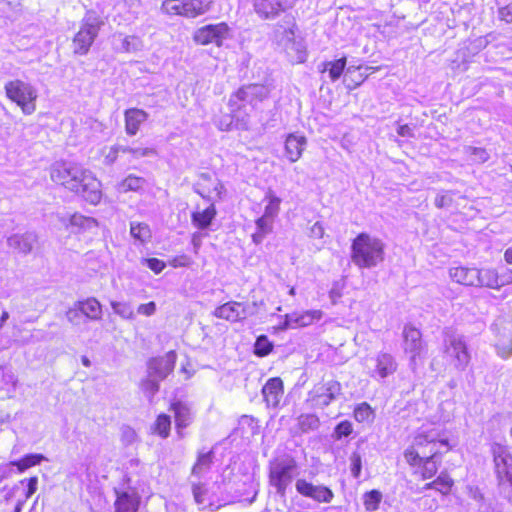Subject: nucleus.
I'll use <instances>...</instances> for the list:
<instances>
[{"mask_svg":"<svg viewBox=\"0 0 512 512\" xmlns=\"http://www.w3.org/2000/svg\"><path fill=\"white\" fill-rule=\"evenodd\" d=\"M438 445L451 450L448 438L433 437L428 432H418L404 449L402 456L412 475L420 481L434 478L439 471Z\"/></svg>","mask_w":512,"mask_h":512,"instance_id":"obj_1","label":"nucleus"},{"mask_svg":"<svg viewBox=\"0 0 512 512\" xmlns=\"http://www.w3.org/2000/svg\"><path fill=\"white\" fill-rule=\"evenodd\" d=\"M269 90L264 84L249 83L242 85L232 92L228 99L229 114H224L216 120L221 131H230L245 126L247 106L255 107L268 97Z\"/></svg>","mask_w":512,"mask_h":512,"instance_id":"obj_2","label":"nucleus"},{"mask_svg":"<svg viewBox=\"0 0 512 512\" xmlns=\"http://www.w3.org/2000/svg\"><path fill=\"white\" fill-rule=\"evenodd\" d=\"M350 257L359 269L374 268L385 259V244L368 232H360L351 241Z\"/></svg>","mask_w":512,"mask_h":512,"instance_id":"obj_3","label":"nucleus"},{"mask_svg":"<svg viewBox=\"0 0 512 512\" xmlns=\"http://www.w3.org/2000/svg\"><path fill=\"white\" fill-rule=\"evenodd\" d=\"M4 90L7 99L16 104L24 114L31 115L36 111L38 93L31 83L21 79L9 80L5 83Z\"/></svg>","mask_w":512,"mask_h":512,"instance_id":"obj_4","label":"nucleus"},{"mask_svg":"<svg viewBox=\"0 0 512 512\" xmlns=\"http://www.w3.org/2000/svg\"><path fill=\"white\" fill-rule=\"evenodd\" d=\"M213 5L214 0H164L161 10L169 16L193 19L208 13Z\"/></svg>","mask_w":512,"mask_h":512,"instance_id":"obj_5","label":"nucleus"},{"mask_svg":"<svg viewBox=\"0 0 512 512\" xmlns=\"http://www.w3.org/2000/svg\"><path fill=\"white\" fill-rule=\"evenodd\" d=\"M102 24L103 22L97 18L82 21L79 30L74 34L71 41L72 52L75 55L83 56L88 54Z\"/></svg>","mask_w":512,"mask_h":512,"instance_id":"obj_6","label":"nucleus"},{"mask_svg":"<svg viewBox=\"0 0 512 512\" xmlns=\"http://www.w3.org/2000/svg\"><path fill=\"white\" fill-rule=\"evenodd\" d=\"M229 38H231V28L226 22L203 25L197 28L192 35L195 44L215 45L218 48L222 47Z\"/></svg>","mask_w":512,"mask_h":512,"instance_id":"obj_7","label":"nucleus"},{"mask_svg":"<svg viewBox=\"0 0 512 512\" xmlns=\"http://www.w3.org/2000/svg\"><path fill=\"white\" fill-rule=\"evenodd\" d=\"M297 468L296 462L272 461L268 470V482L278 495L285 497L287 488L293 481V472Z\"/></svg>","mask_w":512,"mask_h":512,"instance_id":"obj_8","label":"nucleus"},{"mask_svg":"<svg viewBox=\"0 0 512 512\" xmlns=\"http://www.w3.org/2000/svg\"><path fill=\"white\" fill-rule=\"evenodd\" d=\"M443 357L448 366L458 371L465 370L471 360L467 343L462 337L455 336L446 341Z\"/></svg>","mask_w":512,"mask_h":512,"instance_id":"obj_9","label":"nucleus"},{"mask_svg":"<svg viewBox=\"0 0 512 512\" xmlns=\"http://www.w3.org/2000/svg\"><path fill=\"white\" fill-rule=\"evenodd\" d=\"M494 472L500 485L512 484V454L505 445L494 443L491 446Z\"/></svg>","mask_w":512,"mask_h":512,"instance_id":"obj_10","label":"nucleus"},{"mask_svg":"<svg viewBox=\"0 0 512 512\" xmlns=\"http://www.w3.org/2000/svg\"><path fill=\"white\" fill-rule=\"evenodd\" d=\"M86 170L70 166L65 162L54 164L50 169V178L57 186L72 192L76 183Z\"/></svg>","mask_w":512,"mask_h":512,"instance_id":"obj_11","label":"nucleus"},{"mask_svg":"<svg viewBox=\"0 0 512 512\" xmlns=\"http://www.w3.org/2000/svg\"><path fill=\"white\" fill-rule=\"evenodd\" d=\"M300 0H253V8L259 18L270 20L293 9Z\"/></svg>","mask_w":512,"mask_h":512,"instance_id":"obj_12","label":"nucleus"},{"mask_svg":"<svg viewBox=\"0 0 512 512\" xmlns=\"http://www.w3.org/2000/svg\"><path fill=\"white\" fill-rule=\"evenodd\" d=\"M72 193L80 196L85 202L97 205L101 202V183L90 172L85 171L80 180L77 181Z\"/></svg>","mask_w":512,"mask_h":512,"instance_id":"obj_13","label":"nucleus"},{"mask_svg":"<svg viewBox=\"0 0 512 512\" xmlns=\"http://www.w3.org/2000/svg\"><path fill=\"white\" fill-rule=\"evenodd\" d=\"M224 186L221 181L212 174L201 173L195 184V191L204 199H221Z\"/></svg>","mask_w":512,"mask_h":512,"instance_id":"obj_14","label":"nucleus"},{"mask_svg":"<svg viewBox=\"0 0 512 512\" xmlns=\"http://www.w3.org/2000/svg\"><path fill=\"white\" fill-rule=\"evenodd\" d=\"M177 353L170 350L164 355L152 357L148 361L149 373L160 380L165 379L175 368Z\"/></svg>","mask_w":512,"mask_h":512,"instance_id":"obj_15","label":"nucleus"},{"mask_svg":"<svg viewBox=\"0 0 512 512\" xmlns=\"http://www.w3.org/2000/svg\"><path fill=\"white\" fill-rule=\"evenodd\" d=\"M296 491L304 496L312 498L320 503H329L334 497L332 490L323 485H313L305 479L296 481Z\"/></svg>","mask_w":512,"mask_h":512,"instance_id":"obj_16","label":"nucleus"},{"mask_svg":"<svg viewBox=\"0 0 512 512\" xmlns=\"http://www.w3.org/2000/svg\"><path fill=\"white\" fill-rule=\"evenodd\" d=\"M114 512H138L141 496L135 488L115 489Z\"/></svg>","mask_w":512,"mask_h":512,"instance_id":"obj_17","label":"nucleus"},{"mask_svg":"<svg viewBox=\"0 0 512 512\" xmlns=\"http://www.w3.org/2000/svg\"><path fill=\"white\" fill-rule=\"evenodd\" d=\"M213 315L229 322H238L246 318L247 306L238 301H228L215 308Z\"/></svg>","mask_w":512,"mask_h":512,"instance_id":"obj_18","label":"nucleus"},{"mask_svg":"<svg viewBox=\"0 0 512 512\" xmlns=\"http://www.w3.org/2000/svg\"><path fill=\"white\" fill-rule=\"evenodd\" d=\"M261 392L268 407H278L284 395L283 380L280 377L269 378L263 385Z\"/></svg>","mask_w":512,"mask_h":512,"instance_id":"obj_19","label":"nucleus"},{"mask_svg":"<svg viewBox=\"0 0 512 512\" xmlns=\"http://www.w3.org/2000/svg\"><path fill=\"white\" fill-rule=\"evenodd\" d=\"M70 313H74L75 316L81 314L87 319L95 321L102 317V305L95 297H88L77 301Z\"/></svg>","mask_w":512,"mask_h":512,"instance_id":"obj_20","label":"nucleus"},{"mask_svg":"<svg viewBox=\"0 0 512 512\" xmlns=\"http://www.w3.org/2000/svg\"><path fill=\"white\" fill-rule=\"evenodd\" d=\"M307 144V139L304 135L298 133H290L284 141V155L290 162L298 161Z\"/></svg>","mask_w":512,"mask_h":512,"instance_id":"obj_21","label":"nucleus"},{"mask_svg":"<svg viewBox=\"0 0 512 512\" xmlns=\"http://www.w3.org/2000/svg\"><path fill=\"white\" fill-rule=\"evenodd\" d=\"M403 342L405 351L411 353L413 357L419 356L424 347L420 329L412 324L404 326Z\"/></svg>","mask_w":512,"mask_h":512,"instance_id":"obj_22","label":"nucleus"},{"mask_svg":"<svg viewBox=\"0 0 512 512\" xmlns=\"http://www.w3.org/2000/svg\"><path fill=\"white\" fill-rule=\"evenodd\" d=\"M169 410L173 413L176 431L182 436L183 430L191 423L190 409L184 402L175 400L169 404Z\"/></svg>","mask_w":512,"mask_h":512,"instance_id":"obj_23","label":"nucleus"},{"mask_svg":"<svg viewBox=\"0 0 512 512\" xmlns=\"http://www.w3.org/2000/svg\"><path fill=\"white\" fill-rule=\"evenodd\" d=\"M192 493L200 510L214 512L224 505L219 501H213L210 499L209 489L203 483L193 484Z\"/></svg>","mask_w":512,"mask_h":512,"instance_id":"obj_24","label":"nucleus"},{"mask_svg":"<svg viewBox=\"0 0 512 512\" xmlns=\"http://www.w3.org/2000/svg\"><path fill=\"white\" fill-rule=\"evenodd\" d=\"M148 119V113L139 108H128L124 111L125 132L134 136L140 130L141 125Z\"/></svg>","mask_w":512,"mask_h":512,"instance_id":"obj_25","label":"nucleus"},{"mask_svg":"<svg viewBox=\"0 0 512 512\" xmlns=\"http://www.w3.org/2000/svg\"><path fill=\"white\" fill-rule=\"evenodd\" d=\"M453 282L464 286H477L479 272L477 268L457 266L449 270Z\"/></svg>","mask_w":512,"mask_h":512,"instance_id":"obj_26","label":"nucleus"},{"mask_svg":"<svg viewBox=\"0 0 512 512\" xmlns=\"http://www.w3.org/2000/svg\"><path fill=\"white\" fill-rule=\"evenodd\" d=\"M455 481L447 471L441 472L423 486L424 490H434L442 496L452 493Z\"/></svg>","mask_w":512,"mask_h":512,"instance_id":"obj_27","label":"nucleus"},{"mask_svg":"<svg viewBox=\"0 0 512 512\" xmlns=\"http://www.w3.org/2000/svg\"><path fill=\"white\" fill-rule=\"evenodd\" d=\"M217 215V209L212 203L203 210H196L191 213V223L199 230L208 229Z\"/></svg>","mask_w":512,"mask_h":512,"instance_id":"obj_28","label":"nucleus"},{"mask_svg":"<svg viewBox=\"0 0 512 512\" xmlns=\"http://www.w3.org/2000/svg\"><path fill=\"white\" fill-rule=\"evenodd\" d=\"M478 272L479 280H477V286L487 287L495 290H499L501 287H503L500 272L496 268H482L478 269Z\"/></svg>","mask_w":512,"mask_h":512,"instance_id":"obj_29","label":"nucleus"},{"mask_svg":"<svg viewBox=\"0 0 512 512\" xmlns=\"http://www.w3.org/2000/svg\"><path fill=\"white\" fill-rule=\"evenodd\" d=\"M172 420L166 413H159L150 427L152 435L161 439H167L171 434Z\"/></svg>","mask_w":512,"mask_h":512,"instance_id":"obj_30","label":"nucleus"},{"mask_svg":"<svg viewBox=\"0 0 512 512\" xmlns=\"http://www.w3.org/2000/svg\"><path fill=\"white\" fill-rule=\"evenodd\" d=\"M290 314L295 329L310 326L323 316L321 310H306L302 312H292Z\"/></svg>","mask_w":512,"mask_h":512,"instance_id":"obj_31","label":"nucleus"},{"mask_svg":"<svg viewBox=\"0 0 512 512\" xmlns=\"http://www.w3.org/2000/svg\"><path fill=\"white\" fill-rule=\"evenodd\" d=\"M397 365L388 353H381L376 358L375 373L380 378H386L396 371Z\"/></svg>","mask_w":512,"mask_h":512,"instance_id":"obj_32","label":"nucleus"},{"mask_svg":"<svg viewBox=\"0 0 512 512\" xmlns=\"http://www.w3.org/2000/svg\"><path fill=\"white\" fill-rule=\"evenodd\" d=\"M310 399L316 405L327 406L334 399V394L330 391V388L325 384L314 387L310 392Z\"/></svg>","mask_w":512,"mask_h":512,"instance_id":"obj_33","label":"nucleus"},{"mask_svg":"<svg viewBox=\"0 0 512 512\" xmlns=\"http://www.w3.org/2000/svg\"><path fill=\"white\" fill-rule=\"evenodd\" d=\"M346 63H347V58L345 56L342 58L333 60V61L324 62L323 63L324 68L321 70V72L327 71L329 74L330 80L334 82V81L338 80L341 77V75L343 74L345 67H346Z\"/></svg>","mask_w":512,"mask_h":512,"instance_id":"obj_34","label":"nucleus"},{"mask_svg":"<svg viewBox=\"0 0 512 512\" xmlns=\"http://www.w3.org/2000/svg\"><path fill=\"white\" fill-rule=\"evenodd\" d=\"M353 417L358 423H371L375 418V411L367 402L357 404L353 409Z\"/></svg>","mask_w":512,"mask_h":512,"instance_id":"obj_35","label":"nucleus"},{"mask_svg":"<svg viewBox=\"0 0 512 512\" xmlns=\"http://www.w3.org/2000/svg\"><path fill=\"white\" fill-rule=\"evenodd\" d=\"M42 454H26L20 459L11 462L13 467H16L17 471L22 473L25 470L40 464L44 460Z\"/></svg>","mask_w":512,"mask_h":512,"instance_id":"obj_36","label":"nucleus"},{"mask_svg":"<svg viewBox=\"0 0 512 512\" xmlns=\"http://www.w3.org/2000/svg\"><path fill=\"white\" fill-rule=\"evenodd\" d=\"M265 209L264 214L266 217L273 219L278 215L281 206V198L278 197L273 191L269 190L265 195Z\"/></svg>","mask_w":512,"mask_h":512,"instance_id":"obj_37","label":"nucleus"},{"mask_svg":"<svg viewBox=\"0 0 512 512\" xmlns=\"http://www.w3.org/2000/svg\"><path fill=\"white\" fill-rule=\"evenodd\" d=\"M382 493L377 489H372L363 494V505L367 512H374L379 509L382 501Z\"/></svg>","mask_w":512,"mask_h":512,"instance_id":"obj_38","label":"nucleus"},{"mask_svg":"<svg viewBox=\"0 0 512 512\" xmlns=\"http://www.w3.org/2000/svg\"><path fill=\"white\" fill-rule=\"evenodd\" d=\"M257 230L252 235L254 243H260L272 231V219L262 215L256 220Z\"/></svg>","mask_w":512,"mask_h":512,"instance_id":"obj_39","label":"nucleus"},{"mask_svg":"<svg viewBox=\"0 0 512 512\" xmlns=\"http://www.w3.org/2000/svg\"><path fill=\"white\" fill-rule=\"evenodd\" d=\"M213 461V452L208 451L205 453H199L197 459L192 466V474L201 475L204 470L208 469Z\"/></svg>","mask_w":512,"mask_h":512,"instance_id":"obj_40","label":"nucleus"},{"mask_svg":"<svg viewBox=\"0 0 512 512\" xmlns=\"http://www.w3.org/2000/svg\"><path fill=\"white\" fill-rule=\"evenodd\" d=\"M274 345L266 335H260L254 343V354L258 357H265L273 351Z\"/></svg>","mask_w":512,"mask_h":512,"instance_id":"obj_41","label":"nucleus"},{"mask_svg":"<svg viewBox=\"0 0 512 512\" xmlns=\"http://www.w3.org/2000/svg\"><path fill=\"white\" fill-rule=\"evenodd\" d=\"M132 237L141 243L147 242L151 238V231L147 224L132 223L130 227Z\"/></svg>","mask_w":512,"mask_h":512,"instance_id":"obj_42","label":"nucleus"},{"mask_svg":"<svg viewBox=\"0 0 512 512\" xmlns=\"http://www.w3.org/2000/svg\"><path fill=\"white\" fill-rule=\"evenodd\" d=\"M70 224L79 229H91L97 227V221L94 218L86 217L81 214H73L70 217Z\"/></svg>","mask_w":512,"mask_h":512,"instance_id":"obj_43","label":"nucleus"},{"mask_svg":"<svg viewBox=\"0 0 512 512\" xmlns=\"http://www.w3.org/2000/svg\"><path fill=\"white\" fill-rule=\"evenodd\" d=\"M319 419L314 414H301L298 417V428L301 432H308L318 427Z\"/></svg>","mask_w":512,"mask_h":512,"instance_id":"obj_44","label":"nucleus"},{"mask_svg":"<svg viewBox=\"0 0 512 512\" xmlns=\"http://www.w3.org/2000/svg\"><path fill=\"white\" fill-rule=\"evenodd\" d=\"M354 431V426L349 420L340 421L333 430V438L337 441L349 437Z\"/></svg>","mask_w":512,"mask_h":512,"instance_id":"obj_45","label":"nucleus"},{"mask_svg":"<svg viewBox=\"0 0 512 512\" xmlns=\"http://www.w3.org/2000/svg\"><path fill=\"white\" fill-rule=\"evenodd\" d=\"M122 153H129L134 158L148 157L156 155L154 147H123Z\"/></svg>","mask_w":512,"mask_h":512,"instance_id":"obj_46","label":"nucleus"},{"mask_svg":"<svg viewBox=\"0 0 512 512\" xmlns=\"http://www.w3.org/2000/svg\"><path fill=\"white\" fill-rule=\"evenodd\" d=\"M143 183V179L138 176L129 175L120 183V188L122 191H137L141 188Z\"/></svg>","mask_w":512,"mask_h":512,"instance_id":"obj_47","label":"nucleus"},{"mask_svg":"<svg viewBox=\"0 0 512 512\" xmlns=\"http://www.w3.org/2000/svg\"><path fill=\"white\" fill-rule=\"evenodd\" d=\"M169 266L172 268L189 267L193 264V258L187 254H179L168 260Z\"/></svg>","mask_w":512,"mask_h":512,"instance_id":"obj_48","label":"nucleus"},{"mask_svg":"<svg viewBox=\"0 0 512 512\" xmlns=\"http://www.w3.org/2000/svg\"><path fill=\"white\" fill-rule=\"evenodd\" d=\"M350 471L354 478H359L362 472V457L358 452H352L350 457Z\"/></svg>","mask_w":512,"mask_h":512,"instance_id":"obj_49","label":"nucleus"},{"mask_svg":"<svg viewBox=\"0 0 512 512\" xmlns=\"http://www.w3.org/2000/svg\"><path fill=\"white\" fill-rule=\"evenodd\" d=\"M111 307L116 314H119L123 318L130 319L133 317V310L126 303L112 302Z\"/></svg>","mask_w":512,"mask_h":512,"instance_id":"obj_50","label":"nucleus"},{"mask_svg":"<svg viewBox=\"0 0 512 512\" xmlns=\"http://www.w3.org/2000/svg\"><path fill=\"white\" fill-rule=\"evenodd\" d=\"M2 2L12 11H22L31 0H2Z\"/></svg>","mask_w":512,"mask_h":512,"instance_id":"obj_51","label":"nucleus"},{"mask_svg":"<svg viewBox=\"0 0 512 512\" xmlns=\"http://www.w3.org/2000/svg\"><path fill=\"white\" fill-rule=\"evenodd\" d=\"M146 262L149 269L155 274L161 273L166 267V263L158 258H148Z\"/></svg>","mask_w":512,"mask_h":512,"instance_id":"obj_52","label":"nucleus"},{"mask_svg":"<svg viewBox=\"0 0 512 512\" xmlns=\"http://www.w3.org/2000/svg\"><path fill=\"white\" fill-rule=\"evenodd\" d=\"M434 203L437 208L442 209L452 204V198L448 193L439 194L435 197Z\"/></svg>","mask_w":512,"mask_h":512,"instance_id":"obj_53","label":"nucleus"},{"mask_svg":"<svg viewBox=\"0 0 512 512\" xmlns=\"http://www.w3.org/2000/svg\"><path fill=\"white\" fill-rule=\"evenodd\" d=\"M138 313L144 316H151L156 312V304L154 301L139 305Z\"/></svg>","mask_w":512,"mask_h":512,"instance_id":"obj_54","label":"nucleus"},{"mask_svg":"<svg viewBox=\"0 0 512 512\" xmlns=\"http://www.w3.org/2000/svg\"><path fill=\"white\" fill-rule=\"evenodd\" d=\"M499 19L505 23H512V5H505L499 8Z\"/></svg>","mask_w":512,"mask_h":512,"instance_id":"obj_55","label":"nucleus"},{"mask_svg":"<svg viewBox=\"0 0 512 512\" xmlns=\"http://www.w3.org/2000/svg\"><path fill=\"white\" fill-rule=\"evenodd\" d=\"M122 147L119 146H113L109 149L108 153L105 155V162L107 164L114 163L119 156V153L122 152Z\"/></svg>","mask_w":512,"mask_h":512,"instance_id":"obj_56","label":"nucleus"},{"mask_svg":"<svg viewBox=\"0 0 512 512\" xmlns=\"http://www.w3.org/2000/svg\"><path fill=\"white\" fill-rule=\"evenodd\" d=\"M288 27L283 30V34L288 38H292L297 29L296 21L294 16L287 17Z\"/></svg>","mask_w":512,"mask_h":512,"instance_id":"obj_57","label":"nucleus"},{"mask_svg":"<svg viewBox=\"0 0 512 512\" xmlns=\"http://www.w3.org/2000/svg\"><path fill=\"white\" fill-rule=\"evenodd\" d=\"M287 329H295L294 324L292 323L291 314H286L284 316V320L279 323L276 327H274V331H284Z\"/></svg>","mask_w":512,"mask_h":512,"instance_id":"obj_58","label":"nucleus"},{"mask_svg":"<svg viewBox=\"0 0 512 512\" xmlns=\"http://www.w3.org/2000/svg\"><path fill=\"white\" fill-rule=\"evenodd\" d=\"M38 478L36 476L30 477L27 481L26 498L31 497L37 490Z\"/></svg>","mask_w":512,"mask_h":512,"instance_id":"obj_59","label":"nucleus"},{"mask_svg":"<svg viewBox=\"0 0 512 512\" xmlns=\"http://www.w3.org/2000/svg\"><path fill=\"white\" fill-rule=\"evenodd\" d=\"M501 282L503 283V287L512 284V269L507 268L503 272L500 273Z\"/></svg>","mask_w":512,"mask_h":512,"instance_id":"obj_60","label":"nucleus"},{"mask_svg":"<svg viewBox=\"0 0 512 512\" xmlns=\"http://www.w3.org/2000/svg\"><path fill=\"white\" fill-rule=\"evenodd\" d=\"M503 257L507 264L512 265V247H509L504 251Z\"/></svg>","mask_w":512,"mask_h":512,"instance_id":"obj_61","label":"nucleus"},{"mask_svg":"<svg viewBox=\"0 0 512 512\" xmlns=\"http://www.w3.org/2000/svg\"><path fill=\"white\" fill-rule=\"evenodd\" d=\"M192 243L194 245V253L197 254L198 250L200 248V238H199V235L193 234V236H192Z\"/></svg>","mask_w":512,"mask_h":512,"instance_id":"obj_62","label":"nucleus"},{"mask_svg":"<svg viewBox=\"0 0 512 512\" xmlns=\"http://www.w3.org/2000/svg\"><path fill=\"white\" fill-rule=\"evenodd\" d=\"M124 3L128 6V7H132V6H139L140 3H141V0H123Z\"/></svg>","mask_w":512,"mask_h":512,"instance_id":"obj_63","label":"nucleus"},{"mask_svg":"<svg viewBox=\"0 0 512 512\" xmlns=\"http://www.w3.org/2000/svg\"><path fill=\"white\" fill-rule=\"evenodd\" d=\"M81 362L86 367H90L91 366V362H90V360H89V358L87 356H82L81 357Z\"/></svg>","mask_w":512,"mask_h":512,"instance_id":"obj_64","label":"nucleus"}]
</instances>
